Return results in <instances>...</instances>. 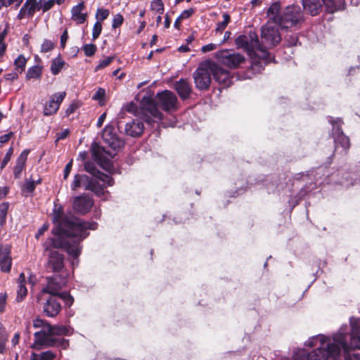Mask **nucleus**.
Segmentation results:
<instances>
[{
    "mask_svg": "<svg viewBox=\"0 0 360 360\" xmlns=\"http://www.w3.org/2000/svg\"><path fill=\"white\" fill-rule=\"evenodd\" d=\"M49 225L48 223H45L43 224L41 227H40L37 233L35 234L36 239H39L40 236H41L45 231H46L49 229Z\"/></svg>",
    "mask_w": 360,
    "mask_h": 360,
    "instance_id": "58",
    "label": "nucleus"
},
{
    "mask_svg": "<svg viewBox=\"0 0 360 360\" xmlns=\"http://www.w3.org/2000/svg\"><path fill=\"white\" fill-rule=\"evenodd\" d=\"M141 122H144L148 126L153 127L155 121L153 118H155L153 115L150 114V112L147 110L142 109L141 107V112L139 113L138 116Z\"/></svg>",
    "mask_w": 360,
    "mask_h": 360,
    "instance_id": "33",
    "label": "nucleus"
},
{
    "mask_svg": "<svg viewBox=\"0 0 360 360\" xmlns=\"http://www.w3.org/2000/svg\"><path fill=\"white\" fill-rule=\"evenodd\" d=\"M94 204V200L90 195L82 194L73 198L72 209L75 213L85 215L90 212Z\"/></svg>",
    "mask_w": 360,
    "mask_h": 360,
    "instance_id": "16",
    "label": "nucleus"
},
{
    "mask_svg": "<svg viewBox=\"0 0 360 360\" xmlns=\"http://www.w3.org/2000/svg\"><path fill=\"white\" fill-rule=\"evenodd\" d=\"M8 32V24H6V27L2 32H0V45L3 44H6L4 42V39Z\"/></svg>",
    "mask_w": 360,
    "mask_h": 360,
    "instance_id": "62",
    "label": "nucleus"
},
{
    "mask_svg": "<svg viewBox=\"0 0 360 360\" xmlns=\"http://www.w3.org/2000/svg\"><path fill=\"white\" fill-rule=\"evenodd\" d=\"M195 13V8H190L188 9L184 10L180 15V18L183 20L188 19L191 17Z\"/></svg>",
    "mask_w": 360,
    "mask_h": 360,
    "instance_id": "54",
    "label": "nucleus"
},
{
    "mask_svg": "<svg viewBox=\"0 0 360 360\" xmlns=\"http://www.w3.org/2000/svg\"><path fill=\"white\" fill-rule=\"evenodd\" d=\"M142 109L147 110L158 121L163 119L160 108L165 112H173L178 109V100L174 93L165 90L157 94L155 98L151 96H144L141 100Z\"/></svg>",
    "mask_w": 360,
    "mask_h": 360,
    "instance_id": "3",
    "label": "nucleus"
},
{
    "mask_svg": "<svg viewBox=\"0 0 360 360\" xmlns=\"http://www.w3.org/2000/svg\"><path fill=\"white\" fill-rule=\"evenodd\" d=\"M42 74V67L39 65H34L28 68L26 73V79L30 80L31 79H39L41 77Z\"/></svg>",
    "mask_w": 360,
    "mask_h": 360,
    "instance_id": "31",
    "label": "nucleus"
},
{
    "mask_svg": "<svg viewBox=\"0 0 360 360\" xmlns=\"http://www.w3.org/2000/svg\"><path fill=\"white\" fill-rule=\"evenodd\" d=\"M91 150L94 160L102 167H104L105 165H109L110 159L112 158L115 155V153H112L110 151L105 150L103 147L100 146L96 142L91 144Z\"/></svg>",
    "mask_w": 360,
    "mask_h": 360,
    "instance_id": "17",
    "label": "nucleus"
},
{
    "mask_svg": "<svg viewBox=\"0 0 360 360\" xmlns=\"http://www.w3.org/2000/svg\"><path fill=\"white\" fill-rule=\"evenodd\" d=\"M78 108L79 105L76 102L72 103L65 111V116H70L71 114L74 113Z\"/></svg>",
    "mask_w": 360,
    "mask_h": 360,
    "instance_id": "56",
    "label": "nucleus"
},
{
    "mask_svg": "<svg viewBox=\"0 0 360 360\" xmlns=\"http://www.w3.org/2000/svg\"><path fill=\"white\" fill-rule=\"evenodd\" d=\"M141 122H144L148 126L153 127L155 121L153 118H155L153 115L150 114V112L147 110L142 109L141 107V112L139 113L138 116Z\"/></svg>",
    "mask_w": 360,
    "mask_h": 360,
    "instance_id": "32",
    "label": "nucleus"
},
{
    "mask_svg": "<svg viewBox=\"0 0 360 360\" xmlns=\"http://www.w3.org/2000/svg\"><path fill=\"white\" fill-rule=\"evenodd\" d=\"M102 139L114 152L124 146V141L119 137L112 124H108L102 131Z\"/></svg>",
    "mask_w": 360,
    "mask_h": 360,
    "instance_id": "15",
    "label": "nucleus"
},
{
    "mask_svg": "<svg viewBox=\"0 0 360 360\" xmlns=\"http://www.w3.org/2000/svg\"><path fill=\"white\" fill-rule=\"evenodd\" d=\"M102 29H103V27H102L101 22L100 21H96L94 25L93 30H92V39L93 40H96V39L98 38V37L100 36V34L102 32Z\"/></svg>",
    "mask_w": 360,
    "mask_h": 360,
    "instance_id": "47",
    "label": "nucleus"
},
{
    "mask_svg": "<svg viewBox=\"0 0 360 360\" xmlns=\"http://www.w3.org/2000/svg\"><path fill=\"white\" fill-rule=\"evenodd\" d=\"M65 60L62 58L61 55L58 54L56 58L52 60L51 64V72L53 75H57L65 65Z\"/></svg>",
    "mask_w": 360,
    "mask_h": 360,
    "instance_id": "29",
    "label": "nucleus"
},
{
    "mask_svg": "<svg viewBox=\"0 0 360 360\" xmlns=\"http://www.w3.org/2000/svg\"><path fill=\"white\" fill-rule=\"evenodd\" d=\"M333 125L332 134L334 139L335 150L342 148L341 152L347 154L350 148V140L342 131V124L343 123L341 119L333 120L330 121Z\"/></svg>",
    "mask_w": 360,
    "mask_h": 360,
    "instance_id": "10",
    "label": "nucleus"
},
{
    "mask_svg": "<svg viewBox=\"0 0 360 360\" xmlns=\"http://www.w3.org/2000/svg\"><path fill=\"white\" fill-rule=\"evenodd\" d=\"M150 8L153 11H155L158 14L162 15L165 11L164 4L162 0H153Z\"/></svg>",
    "mask_w": 360,
    "mask_h": 360,
    "instance_id": "39",
    "label": "nucleus"
},
{
    "mask_svg": "<svg viewBox=\"0 0 360 360\" xmlns=\"http://www.w3.org/2000/svg\"><path fill=\"white\" fill-rule=\"evenodd\" d=\"M174 89L181 100L188 99L192 92V88L189 82L186 79H180L174 84Z\"/></svg>",
    "mask_w": 360,
    "mask_h": 360,
    "instance_id": "22",
    "label": "nucleus"
},
{
    "mask_svg": "<svg viewBox=\"0 0 360 360\" xmlns=\"http://www.w3.org/2000/svg\"><path fill=\"white\" fill-rule=\"evenodd\" d=\"M68 39V32L65 29L60 36V47L63 49L65 47L67 40Z\"/></svg>",
    "mask_w": 360,
    "mask_h": 360,
    "instance_id": "59",
    "label": "nucleus"
},
{
    "mask_svg": "<svg viewBox=\"0 0 360 360\" xmlns=\"http://www.w3.org/2000/svg\"><path fill=\"white\" fill-rule=\"evenodd\" d=\"M9 207V203L4 202L0 204V226L3 227L6 222L7 214Z\"/></svg>",
    "mask_w": 360,
    "mask_h": 360,
    "instance_id": "36",
    "label": "nucleus"
},
{
    "mask_svg": "<svg viewBox=\"0 0 360 360\" xmlns=\"http://www.w3.org/2000/svg\"><path fill=\"white\" fill-rule=\"evenodd\" d=\"M27 290L25 287V285L20 284L18 285V290L17 291V297L16 300L18 302L22 301L25 297L27 296Z\"/></svg>",
    "mask_w": 360,
    "mask_h": 360,
    "instance_id": "46",
    "label": "nucleus"
},
{
    "mask_svg": "<svg viewBox=\"0 0 360 360\" xmlns=\"http://www.w3.org/2000/svg\"><path fill=\"white\" fill-rule=\"evenodd\" d=\"M35 183L34 180L25 179L23 186H22V193H32L35 190Z\"/></svg>",
    "mask_w": 360,
    "mask_h": 360,
    "instance_id": "37",
    "label": "nucleus"
},
{
    "mask_svg": "<svg viewBox=\"0 0 360 360\" xmlns=\"http://www.w3.org/2000/svg\"><path fill=\"white\" fill-rule=\"evenodd\" d=\"M65 256L62 253L57 250L51 251L49 255L48 261L46 265L47 271L53 273H60V279H63L64 276H68V273H65V276H63L65 273Z\"/></svg>",
    "mask_w": 360,
    "mask_h": 360,
    "instance_id": "12",
    "label": "nucleus"
},
{
    "mask_svg": "<svg viewBox=\"0 0 360 360\" xmlns=\"http://www.w3.org/2000/svg\"><path fill=\"white\" fill-rule=\"evenodd\" d=\"M72 160H71L66 165H65V167L64 169V174H63V178L65 179H66L70 172H71V169H72Z\"/></svg>",
    "mask_w": 360,
    "mask_h": 360,
    "instance_id": "60",
    "label": "nucleus"
},
{
    "mask_svg": "<svg viewBox=\"0 0 360 360\" xmlns=\"http://www.w3.org/2000/svg\"><path fill=\"white\" fill-rule=\"evenodd\" d=\"M300 17L301 11L298 6H288L282 12L278 25L283 29H288L295 25Z\"/></svg>",
    "mask_w": 360,
    "mask_h": 360,
    "instance_id": "11",
    "label": "nucleus"
},
{
    "mask_svg": "<svg viewBox=\"0 0 360 360\" xmlns=\"http://www.w3.org/2000/svg\"><path fill=\"white\" fill-rule=\"evenodd\" d=\"M56 4V0H48L42 4V12L46 13L51 10Z\"/></svg>",
    "mask_w": 360,
    "mask_h": 360,
    "instance_id": "53",
    "label": "nucleus"
},
{
    "mask_svg": "<svg viewBox=\"0 0 360 360\" xmlns=\"http://www.w3.org/2000/svg\"><path fill=\"white\" fill-rule=\"evenodd\" d=\"M65 96V91L56 93L51 96L49 101L45 105L44 109V115L50 116L56 114Z\"/></svg>",
    "mask_w": 360,
    "mask_h": 360,
    "instance_id": "18",
    "label": "nucleus"
},
{
    "mask_svg": "<svg viewBox=\"0 0 360 360\" xmlns=\"http://www.w3.org/2000/svg\"><path fill=\"white\" fill-rule=\"evenodd\" d=\"M304 10L312 16L318 15L328 0H301Z\"/></svg>",
    "mask_w": 360,
    "mask_h": 360,
    "instance_id": "21",
    "label": "nucleus"
},
{
    "mask_svg": "<svg viewBox=\"0 0 360 360\" xmlns=\"http://www.w3.org/2000/svg\"><path fill=\"white\" fill-rule=\"evenodd\" d=\"M18 74L19 73L14 70L11 72L8 73L4 75V77L3 78L4 82H5V81L13 82L14 80H15L18 78Z\"/></svg>",
    "mask_w": 360,
    "mask_h": 360,
    "instance_id": "55",
    "label": "nucleus"
},
{
    "mask_svg": "<svg viewBox=\"0 0 360 360\" xmlns=\"http://www.w3.org/2000/svg\"><path fill=\"white\" fill-rule=\"evenodd\" d=\"M97 180L102 181L103 183L107 184V186H112L114 184L113 178L112 176H109L108 174H104L103 172L101 173L99 178L97 179Z\"/></svg>",
    "mask_w": 360,
    "mask_h": 360,
    "instance_id": "50",
    "label": "nucleus"
},
{
    "mask_svg": "<svg viewBox=\"0 0 360 360\" xmlns=\"http://www.w3.org/2000/svg\"><path fill=\"white\" fill-rule=\"evenodd\" d=\"M82 49L86 56L91 57L95 54L97 47L94 44H86L83 46Z\"/></svg>",
    "mask_w": 360,
    "mask_h": 360,
    "instance_id": "44",
    "label": "nucleus"
},
{
    "mask_svg": "<svg viewBox=\"0 0 360 360\" xmlns=\"http://www.w3.org/2000/svg\"><path fill=\"white\" fill-rule=\"evenodd\" d=\"M125 133L132 137L140 136L144 130L143 123L140 120H132L125 125Z\"/></svg>",
    "mask_w": 360,
    "mask_h": 360,
    "instance_id": "24",
    "label": "nucleus"
},
{
    "mask_svg": "<svg viewBox=\"0 0 360 360\" xmlns=\"http://www.w3.org/2000/svg\"><path fill=\"white\" fill-rule=\"evenodd\" d=\"M351 331L348 333L347 326H342L339 330L332 335H320L319 337L321 346L314 349L309 354L311 360H335L340 356L341 349L344 356L349 354V350L360 349V326L357 321H351Z\"/></svg>",
    "mask_w": 360,
    "mask_h": 360,
    "instance_id": "1",
    "label": "nucleus"
},
{
    "mask_svg": "<svg viewBox=\"0 0 360 360\" xmlns=\"http://www.w3.org/2000/svg\"><path fill=\"white\" fill-rule=\"evenodd\" d=\"M58 238H49L44 243L46 250L51 248H62L69 255L74 258H77L82 252V246L81 242L84 239H82L80 236H58Z\"/></svg>",
    "mask_w": 360,
    "mask_h": 360,
    "instance_id": "4",
    "label": "nucleus"
},
{
    "mask_svg": "<svg viewBox=\"0 0 360 360\" xmlns=\"http://www.w3.org/2000/svg\"><path fill=\"white\" fill-rule=\"evenodd\" d=\"M42 11V0H39V2H36L30 4V7L27 10V16L32 18L37 11Z\"/></svg>",
    "mask_w": 360,
    "mask_h": 360,
    "instance_id": "43",
    "label": "nucleus"
},
{
    "mask_svg": "<svg viewBox=\"0 0 360 360\" xmlns=\"http://www.w3.org/2000/svg\"><path fill=\"white\" fill-rule=\"evenodd\" d=\"M7 300V295L6 293H0V312H4L5 310Z\"/></svg>",
    "mask_w": 360,
    "mask_h": 360,
    "instance_id": "57",
    "label": "nucleus"
},
{
    "mask_svg": "<svg viewBox=\"0 0 360 360\" xmlns=\"http://www.w3.org/2000/svg\"><path fill=\"white\" fill-rule=\"evenodd\" d=\"M115 56H108L104 59L99 61L98 64L96 66L95 70L98 71L99 70L103 69L108 66L114 60Z\"/></svg>",
    "mask_w": 360,
    "mask_h": 360,
    "instance_id": "45",
    "label": "nucleus"
},
{
    "mask_svg": "<svg viewBox=\"0 0 360 360\" xmlns=\"http://www.w3.org/2000/svg\"><path fill=\"white\" fill-rule=\"evenodd\" d=\"M262 49L265 48H271L278 44L281 37L276 27H263L261 30Z\"/></svg>",
    "mask_w": 360,
    "mask_h": 360,
    "instance_id": "13",
    "label": "nucleus"
},
{
    "mask_svg": "<svg viewBox=\"0 0 360 360\" xmlns=\"http://www.w3.org/2000/svg\"><path fill=\"white\" fill-rule=\"evenodd\" d=\"M84 8V2L81 1L71 9L72 19L77 21L78 24H83L86 20L88 16L87 13H82Z\"/></svg>",
    "mask_w": 360,
    "mask_h": 360,
    "instance_id": "26",
    "label": "nucleus"
},
{
    "mask_svg": "<svg viewBox=\"0 0 360 360\" xmlns=\"http://www.w3.org/2000/svg\"><path fill=\"white\" fill-rule=\"evenodd\" d=\"M110 11L105 8H98L96 14L97 21H102L108 18Z\"/></svg>",
    "mask_w": 360,
    "mask_h": 360,
    "instance_id": "49",
    "label": "nucleus"
},
{
    "mask_svg": "<svg viewBox=\"0 0 360 360\" xmlns=\"http://www.w3.org/2000/svg\"><path fill=\"white\" fill-rule=\"evenodd\" d=\"M211 67L214 80L224 87L229 86L232 82L230 72L214 63L211 62Z\"/></svg>",
    "mask_w": 360,
    "mask_h": 360,
    "instance_id": "19",
    "label": "nucleus"
},
{
    "mask_svg": "<svg viewBox=\"0 0 360 360\" xmlns=\"http://www.w3.org/2000/svg\"><path fill=\"white\" fill-rule=\"evenodd\" d=\"M105 90L103 88H99L95 94L93 96V99L95 101H98L100 105H105Z\"/></svg>",
    "mask_w": 360,
    "mask_h": 360,
    "instance_id": "41",
    "label": "nucleus"
},
{
    "mask_svg": "<svg viewBox=\"0 0 360 360\" xmlns=\"http://www.w3.org/2000/svg\"><path fill=\"white\" fill-rule=\"evenodd\" d=\"M81 187H84L85 190L94 192L98 196H101L104 194L105 186L101 185L97 179L90 177L86 174H77L74 176L71 188L73 191H76Z\"/></svg>",
    "mask_w": 360,
    "mask_h": 360,
    "instance_id": "7",
    "label": "nucleus"
},
{
    "mask_svg": "<svg viewBox=\"0 0 360 360\" xmlns=\"http://www.w3.org/2000/svg\"><path fill=\"white\" fill-rule=\"evenodd\" d=\"M46 330H39L34 333V342L32 348L41 349L48 347H56L60 349H67L69 347V340L60 337H53L51 332Z\"/></svg>",
    "mask_w": 360,
    "mask_h": 360,
    "instance_id": "5",
    "label": "nucleus"
},
{
    "mask_svg": "<svg viewBox=\"0 0 360 360\" xmlns=\"http://www.w3.org/2000/svg\"><path fill=\"white\" fill-rule=\"evenodd\" d=\"M57 279L56 276L47 277L48 285L46 288L42 289L41 292L43 293L50 294L57 297L58 300L60 298L63 301L67 298L70 299L71 295L68 292H59V290L61 289V285L65 283V276L60 281H58Z\"/></svg>",
    "mask_w": 360,
    "mask_h": 360,
    "instance_id": "14",
    "label": "nucleus"
},
{
    "mask_svg": "<svg viewBox=\"0 0 360 360\" xmlns=\"http://www.w3.org/2000/svg\"><path fill=\"white\" fill-rule=\"evenodd\" d=\"M281 4L279 1L274 2L266 11L267 16L275 23L281 20Z\"/></svg>",
    "mask_w": 360,
    "mask_h": 360,
    "instance_id": "27",
    "label": "nucleus"
},
{
    "mask_svg": "<svg viewBox=\"0 0 360 360\" xmlns=\"http://www.w3.org/2000/svg\"><path fill=\"white\" fill-rule=\"evenodd\" d=\"M211 75H212L211 62L201 63L193 72L196 89L200 91L207 90L211 84Z\"/></svg>",
    "mask_w": 360,
    "mask_h": 360,
    "instance_id": "8",
    "label": "nucleus"
},
{
    "mask_svg": "<svg viewBox=\"0 0 360 360\" xmlns=\"http://www.w3.org/2000/svg\"><path fill=\"white\" fill-rule=\"evenodd\" d=\"M13 136V133L11 131L8 134L1 136H0V143H5L8 142Z\"/></svg>",
    "mask_w": 360,
    "mask_h": 360,
    "instance_id": "64",
    "label": "nucleus"
},
{
    "mask_svg": "<svg viewBox=\"0 0 360 360\" xmlns=\"http://www.w3.org/2000/svg\"><path fill=\"white\" fill-rule=\"evenodd\" d=\"M217 44H208L207 45H205L203 46H202L201 48V51L203 53H207V52H209V51H213L214 49H217Z\"/></svg>",
    "mask_w": 360,
    "mask_h": 360,
    "instance_id": "61",
    "label": "nucleus"
},
{
    "mask_svg": "<svg viewBox=\"0 0 360 360\" xmlns=\"http://www.w3.org/2000/svg\"><path fill=\"white\" fill-rule=\"evenodd\" d=\"M51 323H49L48 321L43 320L39 318H37L33 321V327L34 328H40V330H46V326H50Z\"/></svg>",
    "mask_w": 360,
    "mask_h": 360,
    "instance_id": "48",
    "label": "nucleus"
},
{
    "mask_svg": "<svg viewBox=\"0 0 360 360\" xmlns=\"http://www.w3.org/2000/svg\"><path fill=\"white\" fill-rule=\"evenodd\" d=\"M56 357V354L49 350L41 354L32 353L30 360H53Z\"/></svg>",
    "mask_w": 360,
    "mask_h": 360,
    "instance_id": "30",
    "label": "nucleus"
},
{
    "mask_svg": "<svg viewBox=\"0 0 360 360\" xmlns=\"http://www.w3.org/2000/svg\"><path fill=\"white\" fill-rule=\"evenodd\" d=\"M53 223L56 227L52 229L55 236H80L85 239L89 235L88 230H96L98 223L84 221L74 215H65L61 205L56 206L53 210Z\"/></svg>",
    "mask_w": 360,
    "mask_h": 360,
    "instance_id": "2",
    "label": "nucleus"
},
{
    "mask_svg": "<svg viewBox=\"0 0 360 360\" xmlns=\"http://www.w3.org/2000/svg\"><path fill=\"white\" fill-rule=\"evenodd\" d=\"M214 57L219 63L230 69H237L245 63V58L243 55L229 49L217 51Z\"/></svg>",
    "mask_w": 360,
    "mask_h": 360,
    "instance_id": "9",
    "label": "nucleus"
},
{
    "mask_svg": "<svg viewBox=\"0 0 360 360\" xmlns=\"http://www.w3.org/2000/svg\"><path fill=\"white\" fill-rule=\"evenodd\" d=\"M60 310L61 305L58 298L51 295L43 305L44 314L48 317H55Z\"/></svg>",
    "mask_w": 360,
    "mask_h": 360,
    "instance_id": "20",
    "label": "nucleus"
},
{
    "mask_svg": "<svg viewBox=\"0 0 360 360\" xmlns=\"http://www.w3.org/2000/svg\"><path fill=\"white\" fill-rule=\"evenodd\" d=\"M223 18L224 20L222 22H219L217 24L216 32H223L231 21V17L226 13L223 14Z\"/></svg>",
    "mask_w": 360,
    "mask_h": 360,
    "instance_id": "38",
    "label": "nucleus"
},
{
    "mask_svg": "<svg viewBox=\"0 0 360 360\" xmlns=\"http://www.w3.org/2000/svg\"><path fill=\"white\" fill-rule=\"evenodd\" d=\"M56 47V43L52 41L51 40L45 39L41 45V53H47L53 49H54Z\"/></svg>",
    "mask_w": 360,
    "mask_h": 360,
    "instance_id": "40",
    "label": "nucleus"
},
{
    "mask_svg": "<svg viewBox=\"0 0 360 360\" xmlns=\"http://www.w3.org/2000/svg\"><path fill=\"white\" fill-rule=\"evenodd\" d=\"M70 134V131L68 129H65L63 130L61 132L57 134V139L63 140L68 137Z\"/></svg>",
    "mask_w": 360,
    "mask_h": 360,
    "instance_id": "63",
    "label": "nucleus"
},
{
    "mask_svg": "<svg viewBox=\"0 0 360 360\" xmlns=\"http://www.w3.org/2000/svg\"><path fill=\"white\" fill-rule=\"evenodd\" d=\"M13 148L12 147H11L8 150L7 153H6L5 156L4 157V158L1 162V169H3L6 166L8 162L10 161L11 156L13 155Z\"/></svg>",
    "mask_w": 360,
    "mask_h": 360,
    "instance_id": "51",
    "label": "nucleus"
},
{
    "mask_svg": "<svg viewBox=\"0 0 360 360\" xmlns=\"http://www.w3.org/2000/svg\"><path fill=\"white\" fill-rule=\"evenodd\" d=\"M48 332H51L53 337H58L61 335H68L70 334V328L65 326L50 325L48 326Z\"/></svg>",
    "mask_w": 360,
    "mask_h": 360,
    "instance_id": "28",
    "label": "nucleus"
},
{
    "mask_svg": "<svg viewBox=\"0 0 360 360\" xmlns=\"http://www.w3.org/2000/svg\"><path fill=\"white\" fill-rule=\"evenodd\" d=\"M11 250L8 247L0 246V269L4 272H10L11 269Z\"/></svg>",
    "mask_w": 360,
    "mask_h": 360,
    "instance_id": "25",
    "label": "nucleus"
},
{
    "mask_svg": "<svg viewBox=\"0 0 360 360\" xmlns=\"http://www.w3.org/2000/svg\"><path fill=\"white\" fill-rule=\"evenodd\" d=\"M124 22V18L121 14H117L115 15L112 20V27L115 29L120 27Z\"/></svg>",
    "mask_w": 360,
    "mask_h": 360,
    "instance_id": "52",
    "label": "nucleus"
},
{
    "mask_svg": "<svg viewBox=\"0 0 360 360\" xmlns=\"http://www.w3.org/2000/svg\"><path fill=\"white\" fill-rule=\"evenodd\" d=\"M30 150L25 149L17 158L16 165L13 168V176L15 179H19L21 178L22 173L26 168V162Z\"/></svg>",
    "mask_w": 360,
    "mask_h": 360,
    "instance_id": "23",
    "label": "nucleus"
},
{
    "mask_svg": "<svg viewBox=\"0 0 360 360\" xmlns=\"http://www.w3.org/2000/svg\"><path fill=\"white\" fill-rule=\"evenodd\" d=\"M235 44L238 49H243L249 55H252L255 51H260L264 63H269L270 54L266 50L262 49V46L255 32L250 31L248 34L239 35L235 39Z\"/></svg>",
    "mask_w": 360,
    "mask_h": 360,
    "instance_id": "6",
    "label": "nucleus"
},
{
    "mask_svg": "<svg viewBox=\"0 0 360 360\" xmlns=\"http://www.w3.org/2000/svg\"><path fill=\"white\" fill-rule=\"evenodd\" d=\"M84 169L86 170V172H89L92 176H94L95 177L94 179H96L99 178L102 173L99 169H98L95 164L91 162H85Z\"/></svg>",
    "mask_w": 360,
    "mask_h": 360,
    "instance_id": "35",
    "label": "nucleus"
},
{
    "mask_svg": "<svg viewBox=\"0 0 360 360\" xmlns=\"http://www.w3.org/2000/svg\"><path fill=\"white\" fill-rule=\"evenodd\" d=\"M124 109L128 112L134 113L136 115L139 116V113L141 112V103L139 104V108H138L137 105L131 101L127 103Z\"/></svg>",
    "mask_w": 360,
    "mask_h": 360,
    "instance_id": "42",
    "label": "nucleus"
},
{
    "mask_svg": "<svg viewBox=\"0 0 360 360\" xmlns=\"http://www.w3.org/2000/svg\"><path fill=\"white\" fill-rule=\"evenodd\" d=\"M26 64L27 59L22 54L19 55L18 57L14 60L15 70L21 74L25 71Z\"/></svg>",
    "mask_w": 360,
    "mask_h": 360,
    "instance_id": "34",
    "label": "nucleus"
}]
</instances>
